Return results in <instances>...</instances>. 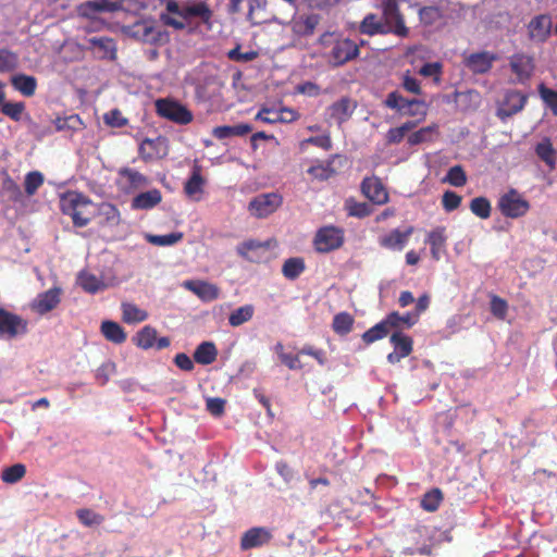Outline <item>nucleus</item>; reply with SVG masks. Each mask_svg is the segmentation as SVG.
<instances>
[{
  "label": "nucleus",
  "instance_id": "f257e3e1",
  "mask_svg": "<svg viewBox=\"0 0 557 557\" xmlns=\"http://www.w3.org/2000/svg\"><path fill=\"white\" fill-rule=\"evenodd\" d=\"M324 50V58L332 67H339L356 60L360 54V46L341 33L325 32L318 40Z\"/></svg>",
  "mask_w": 557,
  "mask_h": 557
},
{
  "label": "nucleus",
  "instance_id": "f03ea898",
  "mask_svg": "<svg viewBox=\"0 0 557 557\" xmlns=\"http://www.w3.org/2000/svg\"><path fill=\"white\" fill-rule=\"evenodd\" d=\"M91 200L78 191H66L60 198V209L63 214L71 216L74 226L84 227L90 222L87 209Z\"/></svg>",
  "mask_w": 557,
  "mask_h": 557
},
{
  "label": "nucleus",
  "instance_id": "7ed1b4c3",
  "mask_svg": "<svg viewBox=\"0 0 557 557\" xmlns=\"http://www.w3.org/2000/svg\"><path fill=\"white\" fill-rule=\"evenodd\" d=\"M124 33L136 40L149 45H161L169 40L168 33L157 26L156 21L151 18L140 20L125 26Z\"/></svg>",
  "mask_w": 557,
  "mask_h": 557
},
{
  "label": "nucleus",
  "instance_id": "20e7f679",
  "mask_svg": "<svg viewBox=\"0 0 557 557\" xmlns=\"http://www.w3.org/2000/svg\"><path fill=\"white\" fill-rule=\"evenodd\" d=\"M154 107L159 116L176 124L186 125L193 121V113L176 100L161 98L156 100Z\"/></svg>",
  "mask_w": 557,
  "mask_h": 557
},
{
  "label": "nucleus",
  "instance_id": "39448f33",
  "mask_svg": "<svg viewBox=\"0 0 557 557\" xmlns=\"http://www.w3.org/2000/svg\"><path fill=\"white\" fill-rule=\"evenodd\" d=\"M344 230L334 225L320 227L313 238V246L318 252L327 253L341 248L344 244Z\"/></svg>",
  "mask_w": 557,
  "mask_h": 557
},
{
  "label": "nucleus",
  "instance_id": "423d86ee",
  "mask_svg": "<svg viewBox=\"0 0 557 557\" xmlns=\"http://www.w3.org/2000/svg\"><path fill=\"white\" fill-rule=\"evenodd\" d=\"M497 206L504 216L511 219L521 218L530 210L529 201L515 188L502 195Z\"/></svg>",
  "mask_w": 557,
  "mask_h": 557
},
{
  "label": "nucleus",
  "instance_id": "0eeeda50",
  "mask_svg": "<svg viewBox=\"0 0 557 557\" xmlns=\"http://www.w3.org/2000/svg\"><path fill=\"white\" fill-rule=\"evenodd\" d=\"M377 8L382 11L383 20L393 26L394 35L400 38H407L409 36L410 30L406 26L398 0H379Z\"/></svg>",
  "mask_w": 557,
  "mask_h": 557
},
{
  "label": "nucleus",
  "instance_id": "6e6552de",
  "mask_svg": "<svg viewBox=\"0 0 557 557\" xmlns=\"http://www.w3.org/2000/svg\"><path fill=\"white\" fill-rule=\"evenodd\" d=\"M123 10V0H88L77 5L79 17L96 20L101 13H114Z\"/></svg>",
  "mask_w": 557,
  "mask_h": 557
},
{
  "label": "nucleus",
  "instance_id": "1a4fd4ad",
  "mask_svg": "<svg viewBox=\"0 0 557 557\" xmlns=\"http://www.w3.org/2000/svg\"><path fill=\"white\" fill-rule=\"evenodd\" d=\"M282 196L276 193L261 194L249 202L248 210L256 218H267L275 212L282 206Z\"/></svg>",
  "mask_w": 557,
  "mask_h": 557
},
{
  "label": "nucleus",
  "instance_id": "9d476101",
  "mask_svg": "<svg viewBox=\"0 0 557 557\" xmlns=\"http://www.w3.org/2000/svg\"><path fill=\"white\" fill-rule=\"evenodd\" d=\"M28 323L21 315L0 308V335L14 338L27 333Z\"/></svg>",
  "mask_w": 557,
  "mask_h": 557
},
{
  "label": "nucleus",
  "instance_id": "9b49d317",
  "mask_svg": "<svg viewBox=\"0 0 557 557\" xmlns=\"http://www.w3.org/2000/svg\"><path fill=\"white\" fill-rule=\"evenodd\" d=\"M138 152L146 162L162 159L169 153L168 139L163 136H158L153 139L145 138L139 145Z\"/></svg>",
  "mask_w": 557,
  "mask_h": 557
},
{
  "label": "nucleus",
  "instance_id": "f8f14e48",
  "mask_svg": "<svg viewBox=\"0 0 557 557\" xmlns=\"http://www.w3.org/2000/svg\"><path fill=\"white\" fill-rule=\"evenodd\" d=\"M133 343L141 349H150L156 347L158 350L165 349L170 346L171 342L169 337L157 338V330L150 325L144 326L133 337Z\"/></svg>",
  "mask_w": 557,
  "mask_h": 557
},
{
  "label": "nucleus",
  "instance_id": "ddd939ff",
  "mask_svg": "<svg viewBox=\"0 0 557 557\" xmlns=\"http://www.w3.org/2000/svg\"><path fill=\"white\" fill-rule=\"evenodd\" d=\"M193 17L199 18L206 30L212 29L213 11L206 1H189L183 5V18L188 21Z\"/></svg>",
  "mask_w": 557,
  "mask_h": 557
},
{
  "label": "nucleus",
  "instance_id": "4468645a",
  "mask_svg": "<svg viewBox=\"0 0 557 557\" xmlns=\"http://www.w3.org/2000/svg\"><path fill=\"white\" fill-rule=\"evenodd\" d=\"M552 17L549 14H539L531 18L527 25L530 40L539 44L545 42L552 33Z\"/></svg>",
  "mask_w": 557,
  "mask_h": 557
},
{
  "label": "nucleus",
  "instance_id": "2eb2a0df",
  "mask_svg": "<svg viewBox=\"0 0 557 557\" xmlns=\"http://www.w3.org/2000/svg\"><path fill=\"white\" fill-rule=\"evenodd\" d=\"M62 289L60 287H52L44 293L37 295V297L30 302V309L40 314H47L48 312L55 309L61 302Z\"/></svg>",
  "mask_w": 557,
  "mask_h": 557
},
{
  "label": "nucleus",
  "instance_id": "dca6fc26",
  "mask_svg": "<svg viewBox=\"0 0 557 557\" xmlns=\"http://www.w3.org/2000/svg\"><path fill=\"white\" fill-rule=\"evenodd\" d=\"M528 96L518 90H508L500 107L497 109V116L500 119L510 117L523 110Z\"/></svg>",
  "mask_w": 557,
  "mask_h": 557
},
{
  "label": "nucleus",
  "instance_id": "f3484780",
  "mask_svg": "<svg viewBox=\"0 0 557 557\" xmlns=\"http://www.w3.org/2000/svg\"><path fill=\"white\" fill-rule=\"evenodd\" d=\"M362 194L375 205H385L388 201V193L382 181L376 177H364L360 185Z\"/></svg>",
  "mask_w": 557,
  "mask_h": 557
},
{
  "label": "nucleus",
  "instance_id": "a211bd4d",
  "mask_svg": "<svg viewBox=\"0 0 557 557\" xmlns=\"http://www.w3.org/2000/svg\"><path fill=\"white\" fill-rule=\"evenodd\" d=\"M413 231V226H408L405 231H400L399 228L392 230L389 233L379 238V244L385 249L400 251L407 245Z\"/></svg>",
  "mask_w": 557,
  "mask_h": 557
},
{
  "label": "nucleus",
  "instance_id": "6ab92c4d",
  "mask_svg": "<svg viewBox=\"0 0 557 557\" xmlns=\"http://www.w3.org/2000/svg\"><path fill=\"white\" fill-rule=\"evenodd\" d=\"M359 33L367 36L393 34V26L374 13L367 14L359 25Z\"/></svg>",
  "mask_w": 557,
  "mask_h": 557
},
{
  "label": "nucleus",
  "instance_id": "aec40b11",
  "mask_svg": "<svg viewBox=\"0 0 557 557\" xmlns=\"http://www.w3.org/2000/svg\"><path fill=\"white\" fill-rule=\"evenodd\" d=\"M510 67L517 75L518 82L524 83L534 71L533 58L524 53H516L510 58Z\"/></svg>",
  "mask_w": 557,
  "mask_h": 557
},
{
  "label": "nucleus",
  "instance_id": "412c9836",
  "mask_svg": "<svg viewBox=\"0 0 557 557\" xmlns=\"http://www.w3.org/2000/svg\"><path fill=\"white\" fill-rule=\"evenodd\" d=\"M184 286L203 301H213L220 296V288L205 281H186Z\"/></svg>",
  "mask_w": 557,
  "mask_h": 557
},
{
  "label": "nucleus",
  "instance_id": "4be33fe9",
  "mask_svg": "<svg viewBox=\"0 0 557 557\" xmlns=\"http://www.w3.org/2000/svg\"><path fill=\"white\" fill-rule=\"evenodd\" d=\"M356 109V103L348 97H342L329 107L331 119L339 125L348 121Z\"/></svg>",
  "mask_w": 557,
  "mask_h": 557
},
{
  "label": "nucleus",
  "instance_id": "5701e85b",
  "mask_svg": "<svg viewBox=\"0 0 557 557\" xmlns=\"http://www.w3.org/2000/svg\"><path fill=\"white\" fill-rule=\"evenodd\" d=\"M271 539L270 532L264 528H251L247 530L240 540V548L247 550L258 547L269 542Z\"/></svg>",
  "mask_w": 557,
  "mask_h": 557
},
{
  "label": "nucleus",
  "instance_id": "b1692460",
  "mask_svg": "<svg viewBox=\"0 0 557 557\" xmlns=\"http://www.w3.org/2000/svg\"><path fill=\"white\" fill-rule=\"evenodd\" d=\"M447 236L445 234V227L438 226L429 232L425 239V244L431 247V256L434 260L438 261L445 252Z\"/></svg>",
  "mask_w": 557,
  "mask_h": 557
},
{
  "label": "nucleus",
  "instance_id": "393cba45",
  "mask_svg": "<svg viewBox=\"0 0 557 557\" xmlns=\"http://www.w3.org/2000/svg\"><path fill=\"white\" fill-rule=\"evenodd\" d=\"M162 200L161 191L157 188L144 191L134 197L132 208L136 210H149Z\"/></svg>",
  "mask_w": 557,
  "mask_h": 557
},
{
  "label": "nucleus",
  "instance_id": "a878e982",
  "mask_svg": "<svg viewBox=\"0 0 557 557\" xmlns=\"http://www.w3.org/2000/svg\"><path fill=\"white\" fill-rule=\"evenodd\" d=\"M494 59L488 52H478L470 54L466 64L472 72L483 74L491 70Z\"/></svg>",
  "mask_w": 557,
  "mask_h": 557
},
{
  "label": "nucleus",
  "instance_id": "bb28decb",
  "mask_svg": "<svg viewBox=\"0 0 557 557\" xmlns=\"http://www.w3.org/2000/svg\"><path fill=\"white\" fill-rule=\"evenodd\" d=\"M117 174L123 180L125 186L131 189L146 187L149 184L147 176L131 168H121Z\"/></svg>",
  "mask_w": 557,
  "mask_h": 557
},
{
  "label": "nucleus",
  "instance_id": "cd10ccee",
  "mask_svg": "<svg viewBox=\"0 0 557 557\" xmlns=\"http://www.w3.org/2000/svg\"><path fill=\"white\" fill-rule=\"evenodd\" d=\"M91 47L98 49L99 58L115 60L116 59V45L112 38L109 37H92L88 39Z\"/></svg>",
  "mask_w": 557,
  "mask_h": 557
},
{
  "label": "nucleus",
  "instance_id": "c85d7f7f",
  "mask_svg": "<svg viewBox=\"0 0 557 557\" xmlns=\"http://www.w3.org/2000/svg\"><path fill=\"white\" fill-rule=\"evenodd\" d=\"M252 131V127L246 123L236 125H221L212 129V135L216 139H226L234 136H245Z\"/></svg>",
  "mask_w": 557,
  "mask_h": 557
},
{
  "label": "nucleus",
  "instance_id": "c756f323",
  "mask_svg": "<svg viewBox=\"0 0 557 557\" xmlns=\"http://www.w3.org/2000/svg\"><path fill=\"white\" fill-rule=\"evenodd\" d=\"M289 117H283L282 113H277V111L270 108H262L255 116L256 120L261 121L267 124H275V123H289L296 121L299 117L298 112L296 111H287Z\"/></svg>",
  "mask_w": 557,
  "mask_h": 557
},
{
  "label": "nucleus",
  "instance_id": "7c9ffc66",
  "mask_svg": "<svg viewBox=\"0 0 557 557\" xmlns=\"http://www.w3.org/2000/svg\"><path fill=\"white\" fill-rule=\"evenodd\" d=\"M77 284L88 294H96L107 287L106 283L100 277L87 271L79 272Z\"/></svg>",
  "mask_w": 557,
  "mask_h": 557
},
{
  "label": "nucleus",
  "instance_id": "2f4dec72",
  "mask_svg": "<svg viewBox=\"0 0 557 557\" xmlns=\"http://www.w3.org/2000/svg\"><path fill=\"white\" fill-rule=\"evenodd\" d=\"M384 104L397 111H403L410 107H424V102L418 99H406L398 91H392L387 95Z\"/></svg>",
  "mask_w": 557,
  "mask_h": 557
},
{
  "label": "nucleus",
  "instance_id": "473e14b6",
  "mask_svg": "<svg viewBox=\"0 0 557 557\" xmlns=\"http://www.w3.org/2000/svg\"><path fill=\"white\" fill-rule=\"evenodd\" d=\"M218 349L212 342H202L194 352V360L202 366L211 364L215 361Z\"/></svg>",
  "mask_w": 557,
  "mask_h": 557
},
{
  "label": "nucleus",
  "instance_id": "72a5a7b5",
  "mask_svg": "<svg viewBox=\"0 0 557 557\" xmlns=\"http://www.w3.org/2000/svg\"><path fill=\"white\" fill-rule=\"evenodd\" d=\"M535 153L550 169L556 166L557 151L553 147L549 138H543L540 143H537L535 146Z\"/></svg>",
  "mask_w": 557,
  "mask_h": 557
},
{
  "label": "nucleus",
  "instance_id": "f704fd0d",
  "mask_svg": "<svg viewBox=\"0 0 557 557\" xmlns=\"http://www.w3.org/2000/svg\"><path fill=\"white\" fill-rule=\"evenodd\" d=\"M122 319L127 324L144 322L148 319V312L132 302H122Z\"/></svg>",
  "mask_w": 557,
  "mask_h": 557
},
{
  "label": "nucleus",
  "instance_id": "c9c22d12",
  "mask_svg": "<svg viewBox=\"0 0 557 557\" xmlns=\"http://www.w3.org/2000/svg\"><path fill=\"white\" fill-rule=\"evenodd\" d=\"M101 333L109 342L114 344H122L127 337L124 329L113 321H103L101 323Z\"/></svg>",
  "mask_w": 557,
  "mask_h": 557
},
{
  "label": "nucleus",
  "instance_id": "e433bc0d",
  "mask_svg": "<svg viewBox=\"0 0 557 557\" xmlns=\"http://www.w3.org/2000/svg\"><path fill=\"white\" fill-rule=\"evenodd\" d=\"M205 178L201 175L200 166H194L190 177L184 185V191L188 197H195L203 193Z\"/></svg>",
  "mask_w": 557,
  "mask_h": 557
},
{
  "label": "nucleus",
  "instance_id": "4c0bfd02",
  "mask_svg": "<svg viewBox=\"0 0 557 557\" xmlns=\"http://www.w3.org/2000/svg\"><path fill=\"white\" fill-rule=\"evenodd\" d=\"M11 83L16 90L26 97L33 96L36 91L37 82L33 76L18 74L12 77Z\"/></svg>",
  "mask_w": 557,
  "mask_h": 557
},
{
  "label": "nucleus",
  "instance_id": "58836bf2",
  "mask_svg": "<svg viewBox=\"0 0 557 557\" xmlns=\"http://www.w3.org/2000/svg\"><path fill=\"white\" fill-rule=\"evenodd\" d=\"M269 244L256 239H248L236 247L237 253L248 261H255V252L259 249H268Z\"/></svg>",
  "mask_w": 557,
  "mask_h": 557
},
{
  "label": "nucleus",
  "instance_id": "ea45409f",
  "mask_svg": "<svg viewBox=\"0 0 557 557\" xmlns=\"http://www.w3.org/2000/svg\"><path fill=\"white\" fill-rule=\"evenodd\" d=\"M438 133V125L432 124L413 132L407 137L409 146H417L433 140V135Z\"/></svg>",
  "mask_w": 557,
  "mask_h": 557
},
{
  "label": "nucleus",
  "instance_id": "a19ab883",
  "mask_svg": "<svg viewBox=\"0 0 557 557\" xmlns=\"http://www.w3.org/2000/svg\"><path fill=\"white\" fill-rule=\"evenodd\" d=\"M344 208L349 216L363 219L372 213L371 207L367 202H359L350 197L345 200Z\"/></svg>",
  "mask_w": 557,
  "mask_h": 557
},
{
  "label": "nucleus",
  "instance_id": "79ce46f5",
  "mask_svg": "<svg viewBox=\"0 0 557 557\" xmlns=\"http://www.w3.org/2000/svg\"><path fill=\"white\" fill-rule=\"evenodd\" d=\"M389 341L393 344L394 349L400 352V357H407L411 354L413 342L410 336L405 335L401 332H395L392 334Z\"/></svg>",
  "mask_w": 557,
  "mask_h": 557
},
{
  "label": "nucleus",
  "instance_id": "37998d69",
  "mask_svg": "<svg viewBox=\"0 0 557 557\" xmlns=\"http://www.w3.org/2000/svg\"><path fill=\"white\" fill-rule=\"evenodd\" d=\"M417 126V122L407 121L398 127L389 128L386 133V143L388 145H396L403 141L406 134Z\"/></svg>",
  "mask_w": 557,
  "mask_h": 557
},
{
  "label": "nucleus",
  "instance_id": "c03bdc74",
  "mask_svg": "<svg viewBox=\"0 0 557 557\" xmlns=\"http://www.w3.org/2000/svg\"><path fill=\"white\" fill-rule=\"evenodd\" d=\"M306 269L302 258H289L282 267V273L287 280H296Z\"/></svg>",
  "mask_w": 557,
  "mask_h": 557
},
{
  "label": "nucleus",
  "instance_id": "a18cd8bd",
  "mask_svg": "<svg viewBox=\"0 0 557 557\" xmlns=\"http://www.w3.org/2000/svg\"><path fill=\"white\" fill-rule=\"evenodd\" d=\"M320 23V16L317 14H308L301 16L296 23V32L302 36H310L314 33L318 24Z\"/></svg>",
  "mask_w": 557,
  "mask_h": 557
},
{
  "label": "nucleus",
  "instance_id": "49530a36",
  "mask_svg": "<svg viewBox=\"0 0 557 557\" xmlns=\"http://www.w3.org/2000/svg\"><path fill=\"white\" fill-rule=\"evenodd\" d=\"M45 176L40 171H30L25 175L24 189L28 197L34 196L44 185Z\"/></svg>",
  "mask_w": 557,
  "mask_h": 557
},
{
  "label": "nucleus",
  "instance_id": "de8ad7c7",
  "mask_svg": "<svg viewBox=\"0 0 557 557\" xmlns=\"http://www.w3.org/2000/svg\"><path fill=\"white\" fill-rule=\"evenodd\" d=\"M354 324V318L348 312H339L333 319V330L338 335L348 334Z\"/></svg>",
  "mask_w": 557,
  "mask_h": 557
},
{
  "label": "nucleus",
  "instance_id": "09e8293b",
  "mask_svg": "<svg viewBox=\"0 0 557 557\" xmlns=\"http://www.w3.org/2000/svg\"><path fill=\"white\" fill-rule=\"evenodd\" d=\"M443 500V493L440 488H433L426 492L421 499V507L429 511H436Z\"/></svg>",
  "mask_w": 557,
  "mask_h": 557
},
{
  "label": "nucleus",
  "instance_id": "8fccbe9b",
  "mask_svg": "<svg viewBox=\"0 0 557 557\" xmlns=\"http://www.w3.org/2000/svg\"><path fill=\"white\" fill-rule=\"evenodd\" d=\"M470 210L480 219H488L492 212L491 202L486 197H475L470 201Z\"/></svg>",
  "mask_w": 557,
  "mask_h": 557
},
{
  "label": "nucleus",
  "instance_id": "3c124183",
  "mask_svg": "<svg viewBox=\"0 0 557 557\" xmlns=\"http://www.w3.org/2000/svg\"><path fill=\"white\" fill-rule=\"evenodd\" d=\"M253 315V306L245 305L234 310L228 317V323L232 326H239L249 321Z\"/></svg>",
  "mask_w": 557,
  "mask_h": 557
},
{
  "label": "nucleus",
  "instance_id": "603ef678",
  "mask_svg": "<svg viewBox=\"0 0 557 557\" xmlns=\"http://www.w3.org/2000/svg\"><path fill=\"white\" fill-rule=\"evenodd\" d=\"M26 473V467L23 463H15L2 471L1 479L3 482L14 484L21 481Z\"/></svg>",
  "mask_w": 557,
  "mask_h": 557
},
{
  "label": "nucleus",
  "instance_id": "864d4df0",
  "mask_svg": "<svg viewBox=\"0 0 557 557\" xmlns=\"http://www.w3.org/2000/svg\"><path fill=\"white\" fill-rule=\"evenodd\" d=\"M388 333L389 332L388 329L386 327V323H383L381 321L362 334V341L369 345L386 337Z\"/></svg>",
  "mask_w": 557,
  "mask_h": 557
},
{
  "label": "nucleus",
  "instance_id": "5fc2aeb1",
  "mask_svg": "<svg viewBox=\"0 0 557 557\" xmlns=\"http://www.w3.org/2000/svg\"><path fill=\"white\" fill-rule=\"evenodd\" d=\"M79 522L86 527L99 525L104 521V517L96 511L83 508L76 511Z\"/></svg>",
  "mask_w": 557,
  "mask_h": 557
},
{
  "label": "nucleus",
  "instance_id": "6e6d98bb",
  "mask_svg": "<svg viewBox=\"0 0 557 557\" xmlns=\"http://www.w3.org/2000/svg\"><path fill=\"white\" fill-rule=\"evenodd\" d=\"M442 18V12L437 7H423L419 10V20L425 26L434 25Z\"/></svg>",
  "mask_w": 557,
  "mask_h": 557
},
{
  "label": "nucleus",
  "instance_id": "4d7b16f0",
  "mask_svg": "<svg viewBox=\"0 0 557 557\" xmlns=\"http://www.w3.org/2000/svg\"><path fill=\"white\" fill-rule=\"evenodd\" d=\"M444 182H447L455 187L465 186L467 184V175L463 168L461 165L451 166L448 170Z\"/></svg>",
  "mask_w": 557,
  "mask_h": 557
},
{
  "label": "nucleus",
  "instance_id": "13d9d810",
  "mask_svg": "<svg viewBox=\"0 0 557 557\" xmlns=\"http://www.w3.org/2000/svg\"><path fill=\"white\" fill-rule=\"evenodd\" d=\"M183 238V233H170L165 235H148L147 239L149 243L156 246H172Z\"/></svg>",
  "mask_w": 557,
  "mask_h": 557
},
{
  "label": "nucleus",
  "instance_id": "bf43d9fd",
  "mask_svg": "<svg viewBox=\"0 0 557 557\" xmlns=\"http://www.w3.org/2000/svg\"><path fill=\"white\" fill-rule=\"evenodd\" d=\"M17 55L7 49H0V72H10L17 66Z\"/></svg>",
  "mask_w": 557,
  "mask_h": 557
},
{
  "label": "nucleus",
  "instance_id": "052dcab7",
  "mask_svg": "<svg viewBox=\"0 0 557 557\" xmlns=\"http://www.w3.org/2000/svg\"><path fill=\"white\" fill-rule=\"evenodd\" d=\"M539 92L546 106L557 115V91L547 88L544 84H540Z\"/></svg>",
  "mask_w": 557,
  "mask_h": 557
},
{
  "label": "nucleus",
  "instance_id": "680f3d73",
  "mask_svg": "<svg viewBox=\"0 0 557 557\" xmlns=\"http://www.w3.org/2000/svg\"><path fill=\"white\" fill-rule=\"evenodd\" d=\"M308 173L320 181H325L332 177L335 174V170L331 166V163L326 164H317L312 165L308 169Z\"/></svg>",
  "mask_w": 557,
  "mask_h": 557
},
{
  "label": "nucleus",
  "instance_id": "e2e57ef3",
  "mask_svg": "<svg viewBox=\"0 0 557 557\" xmlns=\"http://www.w3.org/2000/svg\"><path fill=\"white\" fill-rule=\"evenodd\" d=\"M24 110L23 102H5L1 106V112L16 122L21 120Z\"/></svg>",
  "mask_w": 557,
  "mask_h": 557
},
{
  "label": "nucleus",
  "instance_id": "0e129e2a",
  "mask_svg": "<svg viewBox=\"0 0 557 557\" xmlns=\"http://www.w3.org/2000/svg\"><path fill=\"white\" fill-rule=\"evenodd\" d=\"M81 124L82 121L76 114L66 117H58L54 120V126L58 132L65 129H77Z\"/></svg>",
  "mask_w": 557,
  "mask_h": 557
},
{
  "label": "nucleus",
  "instance_id": "69168bd1",
  "mask_svg": "<svg viewBox=\"0 0 557 557\" xmlns=\"http://www.w3.org/2000/svg\"><path fill=\"white\" fill-rule=\"evenodd\" d=\"M462 198L457 193L447 190L442 196V206L447 212L458 209L461 205Z\"/></svg>",
  "mask_w": 557,
  "mask_h": 557
},
{
  "label": "nucleus",
  "instance_id": "338daca9",
  "mask_svg": "<svg viewBox=\"0 0 557 557\" xmlns=\"http://www.w3.org/2000/svg\"><path fill=\"white\" fill-rule=\"evenodd\" d=\"M101 215L104 216L106 222L110 225H117L121 221L120 211L113 205L106 203L101 206L100 209Z\"/></svg>",
  "mask_w": 557,
  "mask_h": 557
},
{
  "label": "nucleus",
  "instance_id": "774afa93",
  "mask_svg": "<svg viewBox=\"0 0 557 557\" xmlns=\"http://www.w3.org/2000/svg\"><path fill=\"white\" fill-rule=\"evenodd\" d=\"M508 310L507 301L498 296H493L491 299V312L498 319H505Z\"/></svg>",
  "mask_w": 557,
  "mask_h": 557
}]
</instances>
